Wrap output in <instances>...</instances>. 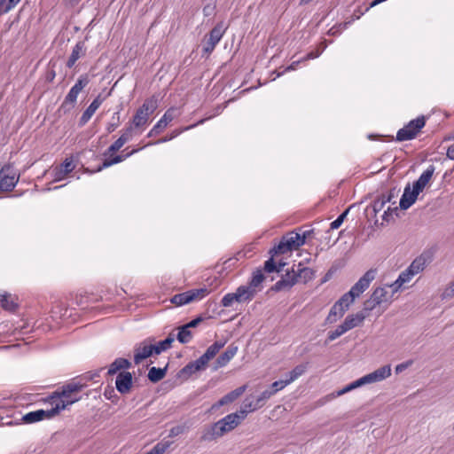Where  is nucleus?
<instances>
[{
    "label": "nucleus",
    "mask_w": 454,
    "mask_h": 454,
    "mask_svg": "<svg viewBox=\"0 0 454 454\" xmlns=\"http://www.w3.org/2000/svg\"><path fill=\"white\" fill-rule=\"evenodd\" d=\"M272 390L266 389L263 392L261 393V395L256 398L257 400V405L258 406H263L265 404V402L270 398L273 395Z\"/></svg>",
    "instance_id": "864d4df0"
},
{
    "label": "nucleus",
    "mask_w": 454,
    "mask_h": 454,
    "mask_svg": "<svg viewBox=\"0 0 454 454\" xmlns=\"http://www.w3.org/2000/svg\"><path fill=\"white\" fill-rule=\"evenodd\" d=\"M209 361H207V359H206L203 355L199 357L197 360L195 361H192L191 362L193 366H194V369L197 371V372H200V371H203L206 369L207 364H208Z\"/></svg>",
    "instance_id": "603ef678"
},
{
    "label": "nucleus",
    "mask_w": 454,
    "mask_h": 454,
    "mask_svg": "<svg viewBox=\"0 0 454 454\" xmlns=\"http://www.w3.org/2000/svg\"><path fill=\"white\" fill-rule=\"evenodd\" d=\"M78 398L73 400H60L50 410H37L30 411L22 416V422L25 424H33L35 422L42 421L45 419H52L57 416L60 411L65 410L68 405L74 403Z\"/></svg>",
    "instance_id": "f03ea898"
},
{
    "label": "nucleus",
    "mask_w": 454,
    "mask_h": 454,
    "mask_svg": "<svg viewBox=\"0 0 454 454\" xmlns=\"http://www.w3.org/2000/svg\"><path fill=\"white\" fill-rule=\"evenodd\" d=\"M367 316L368 314L364 313V311H359L356 314H350L346 317L342 325L346 328V331L348 332V330H351L360 325Z\"/></svg>",
    "instance_id": "a211bd4d"
},
{
    "label": "nucleus",
    "mask_w": 454,
    "mask_h": 454,
    "mask_svg": "<svg viewBox=\"0 0 454 454\" xmlns=\"http://www.w3.org/2000/svg\"><path fill=\"white\" fill-rule=\"evenodd\" d=\"M425 125L426 118L424 115L410 121L408 124L397 131L395 140L402 142L414 139Z\"/></svg>",
    "instance_id": "7ed1b4c3"
},
{
    "label": "nucleus",
    "mask_w": 454,
    "mask_h": 454,
    "mask_svg": "<svg viewBox=\"0 0 454 454\" xmlns=\"http://www.w3.org/2000/svg\"><path fill=\"white\" fill-rule=\"evenodd\" d=\"M168 371V364L164 368L151 367L147 378L152 383H157L165 378Z\"/></svg>",
    "instance_id": "bb28decb"
},
{
    "label": "nucleus",
    "mask_w": 454,
    "mask_h": 454,
    "mask_svg": "<svg viewBox=\"0 0 454 454\" xmlns=\"http://www.w3.org/2000/svg\"><path fill=\"white\" fill-rule=\"evenodd\" d=\"M20 176L12 165H4L0 170V191L11 192L16 186Z\"/></svg>",
    "instance_id": "423d86ee"
},
{
    "label": "nucleus",
    "mask_w": 454,
    "mask_h": 454,
    "mask_svg": "<svg viewBox=\"0 0 454 454\" xmlns=\"http://www.w3.org/2000/svg\"><path fill=\"white\" fill-rule=\"evenodd\" d=\"M83 55H85V43L83 41H80L74 47L72 53L67 62V67L68 68L73 67L77 59Z\"/></svg>",
    "instance_id": "4be33fe9"
},
{
    "label": "nucleus",
    "mask_w": 454,
    "mask_h": 454,
    "mask_svg": "<svg viewBox=\"0 0 454 454\" xmlns=\"http://www.w3.org/2000/svg\"><path fill=\"white\" fill-rule=\"evenodd\" d=\"M132 133H133V127L132 125L129 126L124 131L123 133L121 135V137H119L120 139H123L124 138V144L127 143L129 139H131L132 137Z\"/></svg>",
    "instance_id": "0e129e2a"
},
{
    "label": "nucleus",
    "mask_w": 454,
    "mask_h": 454,
    "mask_svg": "<svg viewBox=\"0 0 454 454\" xmlns=\"http://www.w3.org/2000/svg\"><path fill=\"white\" fill-rule=\"evenodd\" d=\"M74 168L72 159L66 158L65 160L53 169L54 181L59 182L65 178Z\"/></svg>",
    "instance_id": "dca6fc26"
},
{
    "label": "nucleus",
    "mask_w": 454,
    "mask_h": 454,
    "mask_svg": "<svg viewBox=\"0 0 454 454\" xmlns=\"http://www.w3.org/2000/svg\"><path fill=\"white\" fill-rule=\"evenodd\" d=\"M20 0H0V15L8 12Z\"/></svg>",
    "instance_id": "79ce46f5"
},
{
    "label": "nucleus",
    "mask_w": 454,
    "mask_h": 454,
    "mask_svg": "<svg viewBox=\"0 0 454 454\" xmlns=\"http://www.w3.org/2000/svg\"><path fill=\"white\" fill-rule=\"evenodd\" d=\"M78 94L79 93L77 91L71 89L69 90V92L67 93V95L66 96V98L60 106V109L66 113V112L69 111L71 108H73L76 102Z\"/></svg>",
    "instance_id": "c756f323"
},
{
    "label": "nucleus",
    "mask_w": 454,
    "mask_h": 454,
    "mask_svg": "<svg viewBox=\"0 0 454 454\" xmlns=\"http://www.w3.org/2000/svg\"><path fill=\"white\" fill-rule=\"evenodd\" d=\"M355 299H352V296L348 295V292L344 294L337 301L338 306L347 305V310L348 309L350 304L354 302Z\"/></svg>",
    "instance_id": "6e6d98bb"
},
{
    "label": "nucleus",
    "mask_w": 454,
    "mask_h": 454,
    "mask_svg": "<svg viewBox=\"0 0 454 454\" xmlns=\"http://www.w3.org/2000/svg\"><path fill=\"white\" fill-rule=\"evenodd\" d=\"M290 247L287 244V238H285V236L282 237L279 243L276 246H274L270 250V254H272V256H278L280 254H284L287 252H290Z\"/></svg>",
    "instance_id": "c85d7f7f"
},
{
    "label": "nucleus",
    "mask_w": 454,
    "mask_h": 454,
    "mask_svg": "<svg viewBox=\"0 0 454 454\" xmlns=\"http://www.w3.org/2000/svg\"><path fill=\"white\" fill-rule=\"evenodd\" d=\"M252 299L253 294L249 292L247 288H245V286H240L236 289L235 293L225 294L221 301V304L223 307H230L234 301L240 303L249 301Z\"/></svg>",
    "instance_id": "0eeeda50"
},
{
    "label": "nucleus",
    "mask_w": 454,
    "mask_h": 454,
    "mask_svg": "<svg viewBox=\"0 0 454 454\" xmlns=\"http://www.w3.org/2000/svg\"><path fill=\"white\" fill-rule=\"evenodd\" d=\"M147 121L148 117L145 116L142 111L137 109L135 115L133 116L132 124L136 128H139L146 124Z\"/></svg>",
    "instance_id": "e433bc0d"
},
{
    "label": "nucleus",
    "mask_w": 454,
    "mask_h": 454,
    "mask_svg": "<svg viewBox=\"0 0 454 454\" xmlns=\"http://www.w3.org/2000/svg\"><path fill=\"white\" fill-rule=\"evenodd\" d=\"M265 276L263 275L262 270L257 269L253 272L248 286H245V288H247V290L253 294V298L257 294L258 290L256 288L263 282Z\"/></svg>",
    "instance_id": "6ab92c4d"
},
{
    "label": "nucleus",
    "mask_w": 454,
    "mask_h": 454,
    "mask_svg": "<svg viewBox=\"0 0 454 454\" xmlns=\"http://www.w3.org/2000/svg\"><path fill=\"white\" fill-rule=\"evenodd\" d=\"M307 370V364L296 365L290 372L289 377L286 378L289 383L294 381L298 377L302 375Z\"/></svg>",
    "instance_id": "72a5a7b5"
},
{
    "label": "nucleus",
    "mask_w": 454,
    "mask_h": 454,
    "mask_svg": "<svg viewBox=\"0 0 454 454\" xmlns=\"http://www.w3.org/2000/svg\"><path fill=\"white\" fill-rule=\"evenodd\" d=\"M295 284L297 278L294 276V265L291 270H286V273L281 276V278L272 286L270 291L278 293L281 291H289Z\"/></svg>",
    "instance_id": "1a4fd4ad"
},
{
    "label": "nucleus",
    "mask_w": 454,
    "mask_h": 454,
    "mask_svg": "<svg viewBox=\"0 0 454 454\" xmlns=\"http://www.w3.org/2000/svg\"><path fill=\"white\" fill-rule=\"evenodd\" d=\"M112 119H113V121L108 123V125L106 127V130L108 133L114 132L115 130V129L119 126V122H120L119 113L118 112L114 113Z\"/></svg>",
    "instance_id": "13d9d810"
},
{
    "label": "nucleus",
    "mask_w": 454,
    "mask_h": 454,
    "mask_svg": "<svg viewBox=\"0 0 454 454\" xmlns=\"http://www.w3.org/2000/svg\"><path fill=\"white\" fill-rule=\"evenodd\" d=\"M124 145V138H118L114 143H113L107 149L108 153H114L119 151Z\"/></svg>",
    "instance_id": "052dcab7"
},
{
    "label": "nucleus",
    "mask_w": 454,
    "mask_h": 454,
    "mask_svg": "<svg viewBox=\"0 0 454 454\" xmlns=\"http://www.w3.org/2000/svg\"><path fill=\"white\" fill-rule=\"evenodd\" d=\"M285 238H287V244L290 247L291 251L298 249L305 244L306 240V235H301L294 232H290L285 235Z\"/></svg>",
    "instance_id": "b1692460"
},
{
    "label": "nucleus",
    "mask_w": 454,
    "mask_h": 454,
    "mask_svg": "<svg viewBox=\"0 0 454 454\" xmlns=\"http://www.w3.org/2000/svg\"><path fill=\"white\" fill-rule=\"evenodd\" d=\"M294 276L297 278V283L301 279L304 283L311 280L315 276V271L307 267H301V263L298 264V269L294 270Z\"/></svg>",
    "instance_id": "a878e982"
},
{
    "label": "nucleus",
    "mask_w": 454,
    "mask_h": 454,
    "mask_svg": "<svg viewBox=\"0 0 454 454\" xmlns=\"http://www.w3.org/2000/svg\"><path fill=\"white\" fill-rule=\"evenodd\" d=\"M170 301L173 304L176 306H182L195 301V299L191 289L186 292L174 295Z\"/></svg>",
    "instance_id": "393cba45"
},
{
    "label": "nucleus",
    "mask_w": 454,
    "mask_h": 454,
    "mask_svg": "<svg viewBox=\"0 0 454 454\" xmlns=\"http://www.w3.org/2000/svg\"><path fill=\"white\" fill-rule=\"evenodd\" d=\"M238 346L231 343L228 346L226 350L222 353L214 362L213 371H217L219 368L225 366L237 354Z\"/></svg>",
    "instance_id": "f8f14e48"
},
{
    "label": "nucleus",
    "mask_w": 454,
    "mask_h": 454,
    "mask_svg": "<svg viewBox=\"0 0 454 454\" xmlns=\"http://www.w3.org/2000/svg\"><path fill=\"white\" fill-rule=\"evenodd\" d=\"M350 207H348L346 210H344L333 222L331 223L330 224V229L332 230H335V229H338L343 223V221L345 220V218L347 217L349 210H350Z\"/></svg>",
    "instance_id": "8fccbe9b"
},
{
    "label": "nucleus",
    "mask_w": 454,
    "mask_h": 454,
    "mask_svg": "<svg viewBox=\"0 0 454 454\" xmlns=\"http://www.w3.org/2000/svg\"><path fill=\"white\" fill-rule=\"evenodd\" d=\"M385 204V200L381 197H379L370 207L366 208V212L368 213L370 208H372V215L376 216V215L384 207Z\"/></svg>",
    "instance_id": "4c0bfd02"
},
{
    "label": "nucleus",
    "mask_w": 454,
    "mask_h": 454,
    "mask_svg": "<svg viewBox=\"0 0 454 454\" xmlns=\"http://www.w3.org/2000/svg\"><path fill=\"white\" fill-rule=\"evenodd\" d=\"M378 305H379L378 303H375V301H372V296H370L369 299L364 301V309L362 311H364V313L368 314L369 311H372Z\"/></svg>",
    "instance_id": "e2e57ef3"
},
{
    "label": "nucleus",
    "mask_w": 454,
    "mask_h": 454,
    "mask_svg": "<svg viewBox=\"0 0 454 454\" xmlns=\"http://www.w3.org/2000/svg\"><path fill=\"white\" fill-rule=\"evenodd\" d=\"M391 375V366L387 364L375 370L374 372L364 375L366 384L381 381Z\"/></svg>",
    "instance_id": "2eb2a0df"
},
{
    "label": "nucleus",
    "mask_w": 454,
    "mask_h": 454,
    "mask_svg": "<svg viewBox=\"0 0 454 454\" xmlns=\"http://www.w3.org/2000/svg\"><path fill=\"white\" fill-rule=\"evenodd\" d=\"M196 372L197 371L194 369L193 364L190 362L178 372L177 376L180 378L184 376L185 379H188Z\"/></svg>",
    "instance_id": "de8ad7c7"
},
{
    "label": "nucleus",
    "mask_w": 454,
    "mask_h": 454,
    "mask_svg": "<svg viewBox=\"0 0 454 454\" xmlns=\"http://www.w3.org/2000/svg\"><path fill=\"white\" fill-rule=\"evenodd\" d=\"M223 22H218L203 39V52L207 56L212 53L216 44L225 33Z\"/></svg>",
    "instance_id": "39448f33"
},
{
    "label": "nucleus",
    "mask_w": 454,
    "mask_h": 454,
    "mask_svg": "<svg viewBox=\"0 0 454 454\" xmlns=\"http://www.w3.org/2000/svg\"><path fill=\"white\" fill-rule=\"evenodd\" d=\"M346 311L347 305L338 306V301H336L330 309V312L325 319V324L332 325L335 323L338 319L344 316Z\"/></svg>",
    "instance_id": "aec40b11"
},
{
    "label": "nucleus",
    "mask_w": 454,
    "mask_h": 454,
    "mask_svg": "<svg viewBox=\"0 0 454 454\" xmlns=\"http://www.w3.org/2000/svg\"><path fill=\"white\" fill-rule=\"evenodd\" d=\"M170 348V339H165L163 340L159 341L157 344H153L155 355H160L161 352L166 351Z\"/></svg>",
    "instance_id": "37998d69"
},
{
    "label": "nucleus",
    "mask_w": 454,
    "mask_h": 454,
    "mask_svg": "<svg viewBox=\"0 0 454 454\" xmlns=\"http://www.w3.org/2000/svg\"><path fill=\"white\" fill-rule=\"evenodd\" d=\"M131 367V363L122 357L116 358L109 366L107 374L108 375H114L117 373V372L121 370H127Z\"/></svg>",
    "instance_id": "5701e85b"
},
{
    "label": "nucleus",
    "mask_w": 454,
    "mask_h": 454,
    "mask_svg": "<svg viewBox=\"0 0 454 454\" xmlns=\"http://www.w3.org/2000/svg\"><path fill=\"white\" fill-rule=\"evenodd\" d=\"M104 395L106 399L111 400L113 403H116L119 399L115 394L114 388L111 386H107L105 389Z\"/></svg>",
    "instance_id": "5fc2aeb1"
},
{
    "label": "nucleus",
    "mask_w": 454,
    "mask_h": 454,
    "mask_svg": "<svg viewBox=\"0 0 454 454\" xmlns=\"http://www.w3.org/2000/svg\"><path fill=\"white\" fill-rule=\"evenodd\" d=\"M326 48L325 41L322 42L317 50L311 51L302 59V60L313 59L319 57Z\"/></svg>",
    "instance_id": "c03bdc74"
},
{
    "label": "nucleus",
    "mask_w": 454,
    "mask_h": 454,
    "mask_svg": "<svg viewBox=\"0 0 454 454\" xmlns=\"http://www.w3.org/2000/svg\"><path fill=\"white\" fill-rule=\"evenodd\" d=\"M153 354H155L153 344L148 345L144 341L134 349V362L136 364H139L142 361L152 356Z\"/></svg>",
    "instance_id": "4468645a"
},
{
    "label": "nucleus",
    "mask_w": 454,
    "mask_h": 454,
    "mask_svg": "<svg viewBox=\"0 0 454 454\" xmlns=\"http://www.w3.org/2000/svg\"><path fill=\"white\" fill-rule=\"evenodd\" d=\"M90 82V79H89V76L88 74H82L77 82H75V84L71 88L73 89L74 90L77 91L78 93H80L82 91V90L87 86Z\"/></svg>",
    "instance_id": "ea45409f"
},
{
    "label": "nucleus",
    "mask_w": 454,
    "mask_h": 454,
    "mask_svg": "<svg viewBox=\"0 0 454 454\" xmlns=\"http://www.w3.org/2000/svg\"><path fill=\"white\" fill-rule=\"evenodd\" d=\"M289 381L287 380V379H285V380H277L275 382H273L271 385H270V387H273V394H276L278 391L281 390L282 388H284L285 387H286L287 385H289Z\"/></svg>",
    "instance_id": "4d7b16f0"
},
{
    "label": "nucleus",
    "mask_w": 454,
    "mask_h": 454,
    "mask_svg": "<svg viewBox=\"0 0 454 454\" xmlns=\"http://www.w3.org/2000/svg\"><path fill=\"white\" fill-rule=\"evenodd\" d=\"M9 298L10 294H0V305L4 309L13 312L17 309L18 304Z\"/></svg>",
    "instance_id": "473e14b6"
},
{
    "label": "nucleus",
    "mask_w": 454,
    "mask_h": 454,
    "mask_svg": "<svg viewBox=\"0 0 454 454\" xmlns=\"http://www.w3.org/2000/svg\"><path fill=\"white\" fill-rule=\"evenodd\" d=\"M416 275L412 270H411L409 267L404 270L403 271L398 278H397V284L398 286H403V284L409 282L411 280V278Z\"/></svg>",
    "instance_id": "a18cd8bd"
},
{
    "label": "nucleus",
    "mask_w": 454,
    "mask_h": 454,
    "mask_svg": "<svg viewBox=\"0 0 454 454\" xmlns=\"http://www.w3.org/2000/svg\"><path fill=\"white\" fill-rule=\"evenodd\" d=\"M238 414L231 413L205 429L201 440L211 442L239 426Z\"/></svg>",
    "instance_id": "f257e3e1"
},
{
    "label": "nucleus",
    "mask_w": 454,
    "mask_h": 454,
    "mask_svg": "<svg viewBox=\"0 0 454 454\" xmlns=\"http://www.w3.org/2000/svg\"><path fill=\"white\" fill-rule=\"evenodd\" d=\"M244 409H246L248 411H254L257 409H260L262 406L257 405V400L255 402L250 401L248 398H246L243 402Z\"/></svg>",
    "instance_id": "bf43d9fd"
},
{
    "label": "nucleus",
    "mask_w": 454,
    "mask_h": 454,
    "mask_svg": "<svg viewBox=\"0 0 454 454\" xmlns=\"http://www.w3.org/2000/svg\"><path fill=\"white\" fill-rule=\"evenodd\" d=\"M225 345V341H215L211 346H209L206 352L203 354V356L207 359V361H210L213 359L216 354L220 351L222 348H223Z\"/></svg>",
    "instance_id": "7c9ffc66"
},
{
    "label": "nucleus",
    "mask_w": 454,
    "mask_h": 454,
    "mask_svg": "<svg viewBox=\"0 0 454 454\" xmlns=\"http://www.w3.org/2000/svg\"><path fill=\"white\" fill-rule=\"evenodd\" d=\"M346 332H347L346 328L343 326L342 324L338 325V327L334 331H330L328 333V336H327V339L325 340V344H327L328 341H332V340L337 339L338 337H340V335H342Z\"/></svg>",
    "instance_id": "49530a36"
},
{
    "label": "nucleus",
    "mask_w": 454,
    "mask_h": 454,
    "mask_svg": "<svg viewBox=\"0 0 454 454\" xmlns=\"http://www.w3.org/2000/svg\"><path fill=\"white\" fill-rule=\"evenodd\" d=\"M103 370H104V368L102 367L96 372H88L83 375V378L86 380H95L96 378L99 377V372H102Z\"/></svg>",
    "instance_id": "774afa93"
},
{
    "label": "nucleus",
    "mask_w": 454,
    "mask_h": 454,
    "mask_svg": "<svg viewBox=\"0 0 454 454\" xmlns=\"http://www.w3.org/2000/svg\"><path fill=\"white\" fill-rule=\"evenodd\" d=\"M194 299L197 300L199 298H202L210 293L207 287H201L199 289H192Z\"/></svg>",
    "instance_id": "680f3d73"
},
{
    "label": "nucleus",
    "mask_w": 454,
    "mask_h": 454,
    "mask_svg": "<svg viewBox=\"0 0 454 454\" xmlns=\"http://www.w3.org/2000/svg\"><path fill=\"white\" fill-rule=\"evenodd\" d=\"M85 386H86L85 384L74 383V382L64 385L61 387L60 392H55L49 397V399L51 400V403L56 404L60 400L69 401V400H73L74 398H78V400L76 401V402H78L81 399V397L76 396V395L79 392H81Z\"/></svg>",
    "instance_id": "20e7f679"
},
{
    "label": "nucleus",
    "mask_w": 454,
    "mask_h": 454,
    "mask_svg": "<svg viewBox=\"0 0 454 454\" xmlns=\"http://www.w3.org/2000/svg\"><path fill=\"white\" fill-rule=\"evenodd\" d=\"M176 109L169 108L168 109L164 115L160 118V120L153 126L154 132H162V130L167 127V125L174 120L176 116Z\"/></svg>",
    "instance_id": "412c9836"
},
{
    "label": "nucleus",
    "mask_w": 454,
    "mask_h": 454,
    "mask_svg": "<svg viewBox=\"0 0 454 454\" xmlns=\"http://www.w3.org/2000/svg\"><path fill=\"white\" fill-rule=\"evenodd\" d=\"M246 385L237 387L236 389L225 395V399L228 400L229 403L234 402L246 391Z\"/></svg>",
    "instance_id": "58836bf2"
},
{
    "label": "nucleus",
    "mask_w": 454,
    "mask_h": 454,
    "mask_svg": "<svg viewBox=\"0 0 454 454\" xmlns=\"http://www.w3.org/2000/svg\"><path fill=\"white\" fill-rule=\"evenodd\" d=\"M419 193L420 192L418 191L416 192V189L413 187L411 189L410 184H408L400 199L399 208L402 210H407L416 202Z\"/></svg>",
    "instance_id": "9b49d317"
},
{
    "label": "nucleus",
    "mask_w": 454,
    "mask_h": 454,
    "mask_svg": "<svg viewBox=\"0 0 454 454\" xmlns=\"http://www.w3.org/2000/svg\"><path fill=\"white\" fill-rule=\"evenodd\" d=\"M157 108V102L156 100H146L139 108L138 110L142 111L143 114L149 118V115L153 114V112Z\"/></svg>",
    "instance_id": "f704fd0d"
},
{
    "label": "nucleus",
    "mask_w": 454,
    "mask_h": 454,
    "mask_svg": "<svg viewBox=\"0 0 454 454\" xmlns=\"http://www.w3.org/2000/svg\"><path fill=\"white\" fill-rule=\"evenodd\" d=\"M96 111L97 109L95 108V106H92L90 104L81 116L78 125L80 127L84 126L90 121V119L92 117Z\"/></svg>",
    "instance_id": "c9c22d12"
},
{
    "label": "nucleus",
    "mask_w": 454,
    "mask_h": 454,
    "mask_svg": "<svg viewBox=\"0 0 454 454\" xmlns=\"http://www.w3.org/2000/svg\"><path fill=\"white\" fill-rule=\"evenodd\" d=\"M372 301L380 305L383 302L390 301L392 295L388 294V292L384 287H377L371 294Z\"/></svg>",
    "instance_id": "cd10ccee"
},
{
    "label": "nucleus",
    "mask_w": 454,
    "mask_h": 454,
    "mask_svg": "<svg viewBox=\"0 0 454 454\" xmlns=\"http://www.w3.org/2000/svg\"><path fill=\"white\" fill-rule=\"evenodd\" d=\"M172 444L171 441H161L158 442L153 448L154 454H164L165 451L170 447Z\"/></svg>",
    "instance_id": "09e8293b"
},
{
    "label": "nucleus",
    "mask_w": 454,
    "mask_h": 454,
    "mask_svg": "<svg viewBox=\"0 0 454 454\" xmlns=\"http://www.w3.org/2000/svg\"><path fill=\"white\" fill-rule=\"evenodd\" d=\"M263 270L267 273L277 272V262H275L272 254H270V257L264 262Z\"/></svg>",
    "instance_id": "3c124183"
},
{
    "label": "nucleus",
    "mask_w": 454,
    "mask_h": 454,
    "mask_svg": "<svg viewBox=\"0 0 454 454\" xmlns=\"http://www.w3.org/2000/svg\"><path fill=\"white\" fill-rule=\"evenodd\" d=\"M204 320V317L202 316H198L194 319L191 320L190 322L184 324V325L187 328H195L197 327L202 321Z\"/></svg>",
    "instance_id": "338daca9"
},
{
    "label": "nucleus",
    "mask_w": 454,
    "mask_h": 454,
    "mask_svg": "<svg viewBox=\"0 0 454 454\" xmlns=\"http://www.w3.org/2000/svg\"><path fill=\"white\" fill-rule=\"evenodd\" d=\"M90 82V79H89V76L88 74H82L77 82H75V84L71 88L73 89L74 90L77 91L78 93H80L82 91V90L87 86Z\"/></svg>",
    "instance_id": "a19ab883"
},
{
    "label": "nucleus",
    "mask_w": 454,
    "mask_h": 454,
    "mask_svg": "<svg viewBox=\"0 0 454 454\" xmlns=\"http://www.w3.org/2000/svg\"><path fill=\"white\" fill-rule=\"evenodd\" d=\"M376 270L371 269L367 270L363 277L351 287L348 291V295L352 296V299H356L361 294H363L370 286L371 282L375 278Z\"/></svg>",
    "instance_id": "6e6552de"
},
{
    "label": "nucleus",
    "mask_w": 454,
    "mask_h": 454,
    "mask_svg": "<svg viewBox=\"0 0 454 454\" xmlns=\"http://www.w3.org/2000/svg\"><path fill=\"white\" fill-rule=\"evenodd\" d=\"M177 329H178V333L176 335L177 340L182 344L188 343L192 338V331L189 328H187L184 325L179 326Z\"/></svg>",
    "instance_id": "2f4dec72"
},
{
    "label": "nucleus",
    "mask_w": 454,
    "mask_h": 454,
    "mask_svg": "<svg viewBox=\"0 0 454 454\" xmlns=\"http://www.w3.org/2000/svg\"><path fill=\"white\" fill-rule=\"evenodd\" d=\"M133 387V376L131 372L122 371L117 374L115 380V387L121 395H127Z\"/></svg>",
    "instance_id": "9d476101"
},
{
    "label": "nucleus",
    "mask_w": 454,
    "mask_h": 454,
    "mask_svg": "<svg viewBox=\"0 0 454 454\" xmlns=\"http://www.w3.org/2000/svg\"><path fill=\"white\" fill-rule=\"evenodd\" d=\"M398 210H399V207H395V208L388 207L384 212V214L382 215V220L385 222H388L389 217L392 215V214H395L398 216Z\"/></svg>",
    "instance_id": "69168bd1"
},
{
    "label": "nucleus",
    "mask_w": 454,
    "mask_h": 454,
    "mask_svg": "<svg viewBox=\"0 0 454 454\" xmlns=\"http://www.w3.org/2000/svg\"><path fill=\"white\" fill-rule=\"evenodd\" d=\"M434 254L430 250L424 251L419 256H418L409 266L415 274L422 271L426 265L433 261Z\"/></svg>",
    "instance_id": "ddd939ff"
},
{
    "label": "nucleus",
    "mask_w": 454,
    "mask_h": 454,
    "mask_svg": "<svg viewBox=\"0 0 454 454\" xmlns=\"http://www.w3.org/2000/svg\"><path fill=\"white\" fill-rule=\"evenodd\" d=\"M435 168L434 165L428 166V168L420 175L418 180L413 182L412 187L416 189V192H423L424 188L427 185L431 180Z\"/></svg>",
    "instance_id": "f3484780"
}]
</instances>
